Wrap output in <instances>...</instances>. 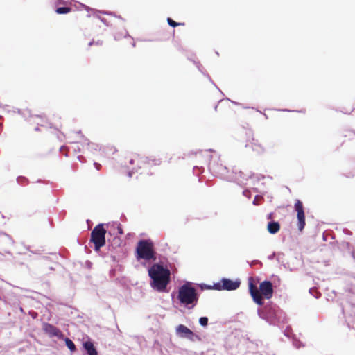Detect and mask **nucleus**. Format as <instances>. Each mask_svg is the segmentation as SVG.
I'll return each mask as SVG.
<instances>
[{"mask_svg": "<svg viewBox=\"0 0 355 355\" xmlns=\"http://www.w3.org/2000/svg\"><path fill=\"white\" fill-rule=\"evenodd\" d=\"M167 23L170 26L173 28L177 27L178 26L184 25V23L176 22L171 17L167 18Z\"/></svg>", "mask_w": 355, "mask_h": 355, "instance_id": "f3484780", "label": "nucleus"}, {"mask_svg": "<svg viewBox=\"0 0 355 355\" xmlns=\"http://www.w3.org/2000/svg\"><path fill=\"white\" fill-rule=\"evenodd\" d=\"M102 14L103 15H111V16H115L116 17H119V19H121V20H124L123 18H122L121 16H116L115 15V13L114 12H112V11H105V10H103L102 11Z\"/></svg>", "mask_w": 355, "mask_h": 355, "instance_id": "5701e85b", "label": "nucleus"}, {"mask_svg": "<svg viewBox=\"0 0 355 355\" xmlns=\"http://www.w3.org/2000/svg\"><path fill=\"white\" fill-rule=\"evenodd\" d=\"M202 152H204L203 150H196V151H191L190 155H197L198 154H200ZM205 152H206V153H214V150L212 148H209V149L205 150Z\"/></svg>", "mask_w": 355, "mask_h": 355, "instance_id": "6ab92c4d", "label": "nucleus"}, {"mask_svg": "<svg viewBox=\"0 0 355 355\" xmlns=\"http://www.w3.org/2000/svg\"><path fill=\"white\" fill-rule=\"evenodd\" d=\"M151 286L159 292H165L170 281V271L159 264H154L148 270Z\"/></svg>", "mask_w": 355, "mask_h": 355, "instance_id": "f257e3e1", "label": "nucleus"}, {"mask_svg": "<svg viewBox=\"0 0 355 355\" xmlns=\"http://www.w3.org/2000/svg\"><path fill=\"white\" fill-rule=\"evenodd\" d=\"M43 330L50 336H55L58 338L62 337V333L57 327L51 324L44 323L43 324Z\"/></svg>", "mask_w": 355, "mask_h": 355, "instance_id": "6e6552de", "label": "nucleus"}, {"mask_svg": "<svg viewBox=\"0 0 355 355\" xmlns=\"http://www.w3.org/2000/svg\"><path fill=\"white\" fill-rule=\"evenodd\" d=\"M20 180H24V178H17V181H18L19 182H20Z\"/></svg>", "mask_w": 355, "mask_h": 355, "instance_id": "c03bdc74", "label": "nucleus"}, {"mask_svg": "<svg viewBox=\"0 0 355 355\" xmlns=\"http://www.w3.org/2000/svg\"><path fill=\"white\" fill-rule=\"evenodd\" d=\"M295 208L297 213V217L298 220V229L300 231H302L305 225V216L302 203L300 200H296L295 203Z\"/></svg>", "mask_w": 355, "mask_h": 355, "instance_id": "0eeeda50", "label": "nucleus"}, {"mask_svg": "<svg viewBox=\"0 0 355 355\" xmlns=\"http://www.w3.org/2000/svg\"><path fill=\"white\" fill-rule=\"evenodd\" d=\"M131 45H132L133 47H135L136 44H135V42H132V44H131Z\"/></svg>", "mask_w": 355, "mask_h": 355, "instance_id": "79ce46f5", "label": "nucleus"}, {"mask_svg": "<svg viewBox=\"0 0 355 355\" xmlns=\"http://www.w3.org/2000/svg\"><path fill=\"white\" fill-rule=\"evenodd\" d=\"M295 112H300V113H304V110H295Z\"/></svg>", "mask_w": 355, "mask_h": 355, "instance_id": "ea45409f", "label": "nucleus"}, {"mask_svg": "<svg viewBox=\"0 0 355 355\" xmlns=\"http://www.w3.org/2000/svg\"><path fill=\"white\" fill-rule=\"evenodd\" d=\"M193 64L196 66L197 69L200 72H201L202 70H204L203 67L198 61L193 60Z\"/></svg>", "mask_w": 355, "mask_h": 355, "instance_id": "b1692460", "label": "nucleus"}, {"mask_svg": "<svg viewBox=\"0 0 355 355\" xmlns=\"http://www.w3.org/2000/svg\"><path fill=\"white\" fill-rule=\"evenodd\" d=\"M118 152L116 148L112 145H107L104 146H101L99 148V153L102 155H114Z\"/></svg>", "mask_w": 355, "mask_h": 355, "instance_id": "f8f14e48", "label": "nucleus"}, {"mask_svg": "<svg viewBox=\"0 0 355 355\" xmlns=\"http://www.w3.org/2000/svg\"><path fill=\"white\" fill-rule=\"evenodd\" d=\"M258 315H259L260 318H264L263 316L262 315L261 312L260 310H258Z\"/></svg>", "mask_w": 355, "mask_h": 355, "instance_id": "c9c22d12", "label": "nucleus"}, {"mask_svg": "<svg viewBox=\"0 0 355 355\" xmlns=\"http://www.w3.org/2000/svg\"><path fill=\"white\" fill-rule=\"evenodd\" d=\"M118 231H119V234H123V230H122V229H121V227H118Z\"/></svg>", "mask_w": 355, "mask_h": 355, "instance_id": "f704fd0d", "label": "nucleus"}, {"mask_svg": "<svg viewBox=\"0 0 355 355\" xmlns=\"http://www.w3.org/2000/svg\"><path fill=\"white\" fill-rule=\"evenodd\" d=\"M178 299L187 308L193 309L198 300L197 291L191 283L187 282L179 288Z\"/></svg>", "mask_w": 355, "mask_h": 355, "instance_id": "f03ea898", "label": "nucleus"}, {"mask_svg": "<svg viewBox=\"0 0 355 355\" xmlns=\"http://www.w3.org/2000/svg\"><path fill=\"white\" fill-rule=\"evenodd\" d=\"M39 130L38 128H35V130L37 131Z\"/></svg>", "mask_w": 355, "mask_h": 355, "instance_id": "3c124183", "label": "nucleus"}, {"mask_svg": "<svg viewBox=\"0 0 355 355\" xmlns=\"http://www.w3.org/2000/svg\"><path fill=\"white\" fill-rule=\"evenodd\" d=\"M205 77L207 78L208 80L219 91H220L219 89V88L216 85V84L214 83V82L212 80L211 78L210 77V76L209 74H205Z\"/></svg>", "mask_w": 355, "mask_h": 355, "instance_id": "bb28decb", "label": "nucleus"}, {"mask_svg": "<svg viewBox=\"0 0 355 355\" xmlns=\"http://www.w3.org/2000/svg\"><path fill=\"white\" fill-rule=\"evenodd\" d=\"M207 322H208V318L207 317H201L199 319V323L200 324V325H202L203 327L207 326Z\"/></svg>", "mask_w": 355, "mask_h": 355, "instance_id": "412c9836", "label": "nucleus"}, {"mask_svg": "<svg viewBox=\"0 0 355 355\" xmlns=\"http://www.w3.org/2000/svg\"><path fill=\"white\" fill-rule=\"evenodd\" d=\"M132 173H133V169L129 171V173H128L129 176L131 177L132 175Z\"/></svg>", "mask_w": 355, "mask_h": 355, "instance_id": "4c0bfd02", "label": "nucleus"}, {"mask_svg": "<svg viewBox=\"0 0 355 355\" xmlns=\"http://www.w3.org/2000/svg\"><path fill=\"white\" fill-rule=\"evenodd\" d=\"M202 74H203L205 76V74H208L205 71V69L202 70L201 72H200Z\"/></svg>", "mask_w": 355, "mask_h": 355, "instance_id": "58836bf2", "label": "nucleus"}, {"mask_svg": "<svg viewBox=\"0 0 355 355\" xmlns=\"http://www.w3.org/2000/svg\"><path fill=\"white\" fill-rule=\"evenodd\" d=\"M101 147L98 146V144L96 143H88L87 144V148L89 149V152L91 153L95 154L98 152H99V148Z\"/></svg>", "mask_w": 355, "mask_h": 355, "instance_id": "2eb2a0df", "label": "nucleus"}, {"mask_svg": "<svg viewBox=\"0 0 355 355\" xmlns=\"http://www.w3.org/2000/svg\"><path fill=\"white\" fill-rule=\"evenodd\" d=\"M275 110L280 111V112H292L293 110H291L289 109H276Z\"/></svg>", "mask_w": 355, "mask_h": 355, "instance_id": "2f4dec72", "label": "nucleus"}, {"mask_svg": "<svg viewBox=\"0 0 355 355\" xmlns=\"http://www.w3.org/2000/svg\"><path fill=\"white\" fill-rule=\"evenodd\" d=\"M189 60L192 61L193 62V58H189Z\"/></svg>", "mask_w": 355, "mask_h": 355, "instance_id": "de8ad7c7", "label": "nucleus"}, {"mask_svg": "<svg viewBox=\"0 0 355 355\" xmlns=\"http://www.w3.org/2000/svg\"><path fill=\"white\" fill-rule=\"evenodd\" d=\"M125 158L130 164H132L135 162H136L135 159H132L130 157H125ZM137 161L138 160H137Z\"/></svg>", "mask_w": 355, "mask_h": 355, "instance_id": "c85d7f7f", "label": "nucleus"}, {"mask_svg": "<svg viewBox=\"0 0 355 355\" xmlns=\"http://www.w3.org/2000/svg\"><path fill=\"white\" fill-rule=\"evenodd\" d=\"M272 213H270V214H268V218L269 219H270V218H272Z\"/></svg>", "mask_w": 355, "mask_h": 355, "instance_id": "a19ab883", "label": "nucleus"}, {"mask_svg": "<svg viewBox=\"0 0 355 355\" xmlns=\"http://www.w3.org/2000/svg\"><path fill=\"white\" fill-rule=\"evenodd\" d=\"M71 8L68 6H60L55 9V12L58 15H65L71 11Z\"/></svg>", "mask_w": 355, "mask_h": 355, "instance_id": "4468645a", "label": "nucleus"}, {"mask_svg": "<svg viewBox=\"0 0 355 355\" xmlns=\"http://www.w3.org/2000/svg\"><path fill=\"white\" fill-rule=\"evenodd\" d=\"M354 259H355V252L353 253Z\"/></svg>", "mask_w": 355, "mask_h": 355, "instance_id": "09e8293b", "label": "nucleus"}, {"mask_svg": "<svg viewBox=\"0 0 355 355\" xmlns=\"http://www.w3.org/2000/svg\"><path fill=\"white\" fill-rule=\"evenodd\" d=\"M94 44L101 46V45H102V44H103V41H101V40H98V41L95 42L94 40H92V41H90V42H89V44H88V45H89V46H92V45H94Z\"/></svg>", "mask_w": 355, "mask_h": 355, "instance_id": "393cba45", "label": "nucleus"}, {"mask_svg": "<svg viewBox=\"0 0 355 355\" xmlns=\"http://www.w3.org/2000/svg\"><path fill=\"white\" fill-rule=\"evenodd\" d=\"M56 5H66L67 4V1L65 0H57L56 3H55Z\"/></svg>", "mask_w": 355, "mask_h": 355, "instance_id": "c756f323", "label": "nucleus"}, {"mask_svg": "<svg viewBox=\"0 0 355 355\" xmlns=\"http://www.w3.org/2000/svg\"><path fill=\"white\" fill-rule=\"evenodd\" d=\"M249 291L254 302L260 306L263 304L261 295L266 299H270L273 295L272 284L269 281H263L261 282L259 285V290L250 282L249 284Z\"/></svg>", "mask_w": 355, "mask_h": 355, "instance_id": "7ed1b4c3", "label": "nucleus"}, {"mask_svg": "<svg viewBox=\"0 0 355 355\" xmlns=\"http://www.w3.org/2000/svg\"><path fill=\"white\" fill-rule=\"evenodd\" d=\"M226 99H227V100H228V101H230V99H229V98H227ZM230 101H231L232 103L235 104V105H239V103H237V102H236V101H231V100H230Z\"/></svg>", "mask_w": 355, "mask_h": 355, "instance_id": "e433bc0d", "label": "nucleus"}, {"mask_svg": "<svg viewBox=\"0 0 355 355\" xmlns=\"http://www.w3.org/2000/svg\"><path fill=\"white\" fill-rule=\"evenodd\" d=\"M263 115H264V117H266V119H268V116L266 114H263Z\"/></svg>", "mask_w": 355, "mask_h": 355, "instance_id": "49530a36", "label": "nucleus"}, {"mask_svg": "<svg viewBox=\"0 0 355 355\" xmlns=\"http://www.w3.org/2000/svg\"><path fill=\"white\" fill-rule=\"evenodd\" d=\"M14 112H15V110ZM16 112L19 114L21 115L24 119H26V118L31 116V112H30V110H21L20 109H16Z\"/></svg>", "mask_w": 355, "mask_h": 355, "instance_id": "dca6fc26", "label": "nucleus"}, {"mask_svg": "<svg viewBox=\"0 0 355 355\" xmlns=\"http://www.w3.org/2000/svg\"><path fill=\"white\" fill-rule=\"evenodd\" d=\"M275 256V253H272L271 255H270L268 257V259H272L274 258V257Z\"/></svg>", "mask_w": 355, "mask_h": 355, "instance_id": "72a5a7b5", "label": "nucleus"}, {"mask_svg": "<svg viewBox=\"0 0 355 355\" xmlns=\"http://www.w3.org/2000/svg\"><path fill=\"white\" fill-rule=\"evenodd\" d=\"M349 132L350 134L355 135V131L350 130V131H349Z\"/></svg>", "mask_w": 355, "mask_h": 355, "instance_id": "37998d69", "label": "nucleus"}, {"mask_svg": "<svg viewBox=\"0 0 355 355\" xmlns=\"http://www.w3.org/2000/svg\"><path fill=\"white\" fill-rule=\"evenodd\" d=\"M65 149V146H60L59 147L56 148H53V152H51V153L53 154H57L58 153H62V150H64Z\"/></svg>", "mask_w": 355, "mask_h": 355, "instance_id": "4be33fe9", "label": "nucleus"}, {"mask_svg": "<svg viewBox=\"0 0 355 355\" xmlns=\"http://www.w3.org/2000/svg\"><path fill=\"white\" fill-rule=\"evenodd\" d=\"M62 155H64V156H67V153L64 152V153H62Z\"/></svg>", "mask_w": 355, "mask_h": 355, "instance_id": "a18cd8bd", "label": "nucleus"}, {"mask_svg": "<svg viewBox=\"0 0 355 355\" xmlns=\"http://www.w3.org/2000/svg\"><path fill=\"white\" fill-rule=\"evenodd\" d=\"M261 196H256V197H255L254 200H253V204H254V205H258V204H259V199H261Z\"/></svg>", "mask_w": 355, "mask_h": 355, "instance_id": "cd10ccee", "label": "nucleus"}, {"mask_svg": "<svg viewBox=\"0 0 355 355\" xmlns=\"http://www.w3.org/2000/svg\"><path fill=\"white\" fill-rule=\"evenodd\" d=\"M93 164L96 170H99L101 168V165L99 163L94 162Z\"/></svg>", "mask_w": 355, "mask_h": 355, "instance_id": "7c9ffc66", "label": "nucleus"}, {"mask_svg": "<svg viewBox=\"0 0 355 355\" xmlns=\"http://www.w3.org/2000/svg\"><path fill=\"white\" fill-rule=\"evenodd\" d=\"M240 281L236 280L232 281L229 279L223 278L221 280V283L215 284V288L217 290H227L233 291L237 289L240 286Z\"/></svg>", "mask_w": 355, "mask_h": 355, "instance_id": "423d86ee", "label": "nucleus"}, {"mask_svg": "<svg viewBox=\"0 0 355 355\" xmlns=\"http://www.w3.org/2000/svg\"><path fill=\"white\" fill-rule=\"evenodd\" d=\"M83 346L88 355H98L97 350L94 346V344L90 340L84 341Z\"/></svg>", "mask_w": 355, "mask_h": 355, "instance_id": "9b49d317", "label": "nucleus"}, {"mask_svg": "<svg viewBox=\"0 0 355 355\" xmlns=\"http://www.w3.org/2000/svg\"><path fill=\"white\" fill-rule=\"evenodd\" d=\"M137 259L146 261L155 260V252L153 243L149 240H141L139 241L137 249Z\"/></svg>", "mask_w": 355, "mask_h": 355, "instance_id": "20e7f679", "label": "nucleus"}, {"mask_svg": "<svg viewBox=\"0 0 355 355\" xmlns=\"http://www.w3.org/2000/svg\"><path fill=\"white\" fill-rule=\"evenodd\" d=\"M106 230L103 224L96 226L91 232V241L94 244L95 250L98 251L105 244Z\"/></svg>", "mask_w": 355, "mask_h": 355, "instance_id": "39448f33", "label": "nucleus"}, {"mask_svg": "<svg viewBox=\"0 0 355 355\" xmlns=\"http://www.w3.org/2000/svg\"><path fill=\"white\" fill-rule=\"evenodd\" d=\"M83 7H84L85 10L86 11H87L88 12H90V11L92 12V14L88 13L87 15V17H90L92 15H93L94 17H96V18L100 19V21L102 23H103L105 26H109V23L107 21V19L105 18H103V17L100 16V14H102V11L103 10H96V9H94V8H89V6H85V5H83Z\"/></svg>", "mask_w": 355, "mask_h": 355, "instance_id": "1a4fd4ad", "label": "nucleus"}, {"mask_svg": "<svg viewBox=\"0 0 355 355\" xmlns=\"http://www.w3.org/2000/svg\"><path fill=\"white\" fill-rule=\"evenodd\" d=\"M122 37H131V36L129 35L128 32L126 31H125V34L124 35V36H122L121 34L120 33H117L114 35V40H119L122 38Z\"/></svg>", "mask_w": 355, "mask_h": 355, "instance_id": "aec40b11", "label": "nucleus"}, {"mask_svg": "<svg viewBox=\"0 0 355 355\" xmlns=\"http://www.w3.org/2000/svg\"><path fill=\"white\" fill-rule=\"evenodd\" d=\"M249 193H250V192L248 191H243V195L248 198H250Z\"/></svg>", "mask_w": 355, "mask_h": 355, "instance_id": "473e14b6", "label": "nucleus"}, {"mask_svg": "<svg viewBox=\"0 0 355 355\" xmlns=\"http://www.w3.org/2000/svg\"><path fill=\"white\" fill-rule=\"evenodd\" d=\"M177 334L184 338H188L193 335V332L183 324H180L176 328Z\"/></svg>", "mask_w": 355, "mask_h": 355, "instance_id": "9d476101", "label": "nucleus"}, {"mask_svg": "<svg viewBox=\"0 0 355 355\" xmlns=\"http://www.w3.org/2000/svg\"><path fill=\"white\" fill-rule=\"evenodd\" d=\"M216 53L217 55H219L218 52L216 51Z\"/></svg>", "mask_w": 355, "mask_h": 355, "instance_id": "8fccbe9b", "label": "nucleus"}, {"mask_svg": "<svg viewBox=\"0 0 355 355\" xmlns=\"http://www.w3.org/2000/svg\"><path fill=\"white\" fill-rule=\"evenodd\" d=\"M205 77L207 78L208 80L219 91H220L219 89V88L216 85V84L214 83V82L212 80L211 78L210 77V76L209 74H205Z\"/></svg>", "mask_w": 355, "mask_h": 355, "instance_id": "a878e982", "label": "nucleus"}, {"mask_svg": "<svg viewBox=\"0 0 355 355\" xmlns=\"http://www.w3.org/2000/svg\"><path fill=\"white\" fill-rule=\"evenodd\" d=\"M65 343H66V345L67 346V347L71 352H73L76 350V346H75L74 343L69 338L65 339Z\"/></svg>", "mask_w": 355, "mask_h": 355, "instance_id": "a211bd4d", "label": "nucleus"}, {"mask_svg": "<svg viewBox=\"0 0 355 355\" xmlns=\"http://www.w3.org/2000/svg\"><path fill=\"white\" fill-rule=\"evenodd\" d=\"M279 229H280V225H279V223H277V222L272 221V222L268 223V224L267 225L268 231L272 234H275L277 232H278Z\"/></svg>", "mask_w": 355, "mask_h": 355, "instance_id": "ddd939ff", "label": "nucleus"}]
</instances>
